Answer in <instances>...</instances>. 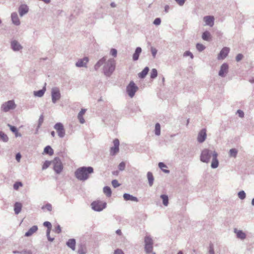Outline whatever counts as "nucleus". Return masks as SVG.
<instances>
[{
    "label": "nucleus",
    "mask_w": 254,
    "mask_h": 254,
    "mask_svg": "<svg viewBox=\"0 0 254 254\" xmlns=\"http://www.w3.org/2000/svg\"><path fill=\"white\" fill-rule=\"evenodd\" d=\"M101 66H103L102 71L106 77H110L115 71L116 61L111 58L107 61L105 57H103L94 65V69L97 71Z\"/></svg>",
    "instance_id": "obj_1"
},
{
    "label": "nucleus",
    "mask_w": 254,
    "mask_h": 254,
    "mask_svg": "<svg viewBox=\"0 0 254 254\" xmlns=\"http://www.w3.org/2000/svg\"><path fill=\"white\" fill-rule=\"evenodd\" d=\"M94 172V169L92 167L83 166L77 168L75 172L74 175L76 178L80 181H85L90 177V175Z\"/></svg>",
    "instance_id": "obj_2"
},
{
    "label": "nucleus",
    "mask_w": 254,
    "mask_h": 254,
    "mask_svg": "<svg viewBox=\"0 0 254 254\" xmlns=\"http://www.w3.org/2000/svg\"><path fill=\"white\" fill-rule=\"evenodd\" d=\"M214 153H216L215 151L210 150L208 149H203L201 153L200 156V160L203 163H208L211 157L213 156Z\"/></svg>",
    "instance_id": "obj_3"
},
{
    "label": "nucleus",
    "mask_w": 254,
    "mask_h": 254,
    "mask_svg": "<svg viewBox=\"0 0 254 254\" xmlns=\"http://www.w3.org/2000/svg\"><path fill=\"white\" fill-rule=\"evenodd\" d=\"M138 89V87L137 86L133 81H131L127 85L126 88V91L128 96L132 98L134 97Z\"/></svg>",
    "instance_id": "obj_4"
},
{
    "label": "nucleus",
    "mask_w": 254,
    "mask_h": 254,
    "mask_svg": "<svg viewBox=\"0 0 254 254\" xmlns=\"http://www.w3.org/2000/svg\"><path fill=\"white\" fill-rule=\"evenodd\" d=\"M144 250L147 254L151 253L153 251V241L150 236H146L144 238Z\"/></svg>",
    "instance_id": "obj_5"
},
{
    "label": "nucleus",
    "mask_w": 254,
    "mask_h": 254,
    "mask_svg": "<svg viewBox=\"0 0 254 254\" xmlns=\"http://www.w3.org/2000/svg\"><path fill=\"white\" fill-rule=\"evenodd\" d=\"M92 209L95 211H101L106 207L107 203L100 200H96L91 203Z\"/></svg>",
    "instance_id": "obj_6"
},
{
    "label": "nucleus",
    "mask_w": 254,
    "mask_h": 254,
    "mask_svg": "<svg viewBox=\"0 0 254 254\" xmlns=\"http://www.w3.org/2000/svg\"><path fill=\"white\" fill-rule=\"evenodd\" d=\"M53 164V169L57 174L61 173L63 169V166L61 159L58 157H56L52 162Z\"/></svg>",
    "instance_id": "obj_7"
},
{
    "label": "nucleus",
    "mask_w": 254,
    "mask_h": 254,
    "mask_svg": "<svg viewBox=\"0 0 254 254\" xmlns=\"http://www.w3.org/2000/svg\"><path fill=\"white\" fill-rule=\"evenodd\" d=\"M16 106L13 100H9L2 104L1 106V110L2 111H8V110L15 109Z\"/></svg>",
    "instance_id": "obj_8"
},
{
    "label": "nucleus",
    "mask_w": 254,
    "mask_h": 254,
    "mask_svg": "<svg viewBox=\"0 0 254 254\" xmlns=\"http://www.w3.org/2000/svg\"><path fill=\"white\" fill-rule=\"evenodd\" d=\"M54 128L56 130L58 136L60 138H63L65 134V131L63 125L61 123H57L54 126Z\"/></svg>",
    "instance_id": "obj_9"
},
{
    "label": "nucleus",
    "mask_w": 254,
    "mask_h": 254,
    "mask_svg": "<svg viewBox=\"0 0 254 254\" xmlns=\"http://www.w3.org/2000/svg\"><path fill=\"white\" fill-rule=\"evenodd\" d=\"M52 100L53 103H55L61 98V93L57 87H54L51 91Z\"/></svg>",
    "instance_id": "obj_10"
},
{
    "label": "nucleus",
    "mask_w": 254,
    "mask_h": 254,
    "mask_svg": "<svg viewBox=\"0 0 254 254\" xmlns=\"http://www.w3.org/2000/svg\"><path fill=\"white\" fill-rule=\"evenodd\" d=\"M114 146L110 149V154L111 156H115L119 152L120 141L117 138L113 140Z\"/></svg>",
    "instance_id": "obj_11"
},
{
    "label": "nucleus",
    "mask_w": 254,
    "mask_h": 254,
    "mask_svg": "<svg viewBox=\"0 0 254 254\" xmlns=\"http://www.w3.org/2000/svg\"><path fill=\"white\" fill-rule=\"evenodd\" d=\"M229 71V65L227 63H223L220 66L218 72V75L221 77H225Z\"/></svg>",
    "instance_id": "obj_12"
},
{
    "label": "nucleus",
    "mask_w": 254,
    "mask_h": 254,
    "mask_svg": "<svg viewBox=\"0 0 254 254\" xmlns=\"http://www.w3.org/2000/svg\"><path fill=\"white\" fill-rule=\"evenodd\" d=\"M88 62L89 58L88 57H84L77 60L75 63V66L77 67H87Z\"/></svg>",
    "instance_id": "obj_13"
},
{
    "label": "nucleus",
    "mask_w": 254,
    "mask_h": 254,
    "mask_svg": "<svg viewBox=\"0 0 254 254\" xmlns=\"http://www.w3.org/2000/svg\"><path fill=\"white\" fill-rule=\"evenodd\" d=\"M206 136V129L202 128L198 132L197 140L199 143H202L205 140Z\"/></svg>",
    "instance_id": "obj_14"
},
{
    "label": "nucleus",
    "mask_w": 254,
    "mask_h": 254,
    "mask_svg": "<svg viewBox=\"0 0 254 254\" xmlns=\"http://www.w3.org/2000/svg\"><path fill=\"white\" fill-rule=\"evenodd\" d=\"M230 52V49L228 47H224L220 52L217 57L218 60L224 59L228 55Z\"/></svg>",
    "instance_id": "obj_15"
},
{
    "label": "nucleus",
    "mask_w": 254,
    "mask_h": 254,
    "mask_svg": "<svg viewBox=\"0 0 254 254\" xmlns=\"http://www.w3.org/2000/svg\"><path fill=\"white\" fill-rule=\"evenodd\" d=\"M203 20L205 22L204 25L212 27L214 24V17L213 16H205L203 17Z\"/></svg>",
    "instance_id": "obj_16"
},
{
    "label": "nucleus",
    "mask_w": 254,
    "mask_h": 254,
    "mask_svg": "<svg viewBox=\"0 0 254 254\" xmlns=\"http://www.w3.org/2000/svg\"><path fill=\"white\" fill-rule=\"evenodd\" d=\"M10 46L12 50L15 52L19 51L22 49V46L15 40L11 41Z\"/></svg>",
    "instance_id": "obj_17"
},
{
    "label": "nucleus",
    "mask_w": 254,
    "mask_h": 254,
    "mask_svg": "<svg viewBox=\"0 0 254 254\" xmlns=\"http://www.w3.org/2000/svg\"><path fill=\"white\" fill-rule=\"evenodd\" d=\"M28 11L29 7L26 4H23L19 6L18 12L21 17H22L27 14L28 12Z\"/></svg>",
    "instance_id": "obj_18"
},
{
    "label": "nucleus",
    "mask_w": 254,
    "mask_h": 254,
    "mask_svg": "<svg viewBox=\"0 0 254 254\" xmlns=\"http://www.w3.org/2000/svg\"><path fill=\"white\" fill-rule=\"evenodd\" d=\"M11 19L12 22L14 25L19 26L20 24V21L16 12H12L11 14Z\"/></svg>",
    "instance_id": "obj_19"
},
{
    "label": "nucleus",
    "mask_w": 254,
    "mask_h": 254,
    "mask_svg": "<svg viewBox=\"0 0 254 254\" xmlns=\"http://www.w3.org/2000/svg\"><path fill=\"white\" fill-rule=\"evenodd\" d=\"M218 154L217 153H214L213 156L212 157V162L211 164V167L212 169L217 168L219 166V161L217 159Z\"/></svg>",
    "instance_id": "obj_20"
},
{
    "label": "nucleus",
    "mask_w": 254,
    "mask_h": 254,
    "mask_svg": "<svg viewBox=\"0 0 254 254\" xmlns=\"http://www.w3.org/2000/svg\"><path fill=\"white\" fill-rule=\"evenodd\" d=\"M234 233L236 234L237 238L243 240L246 238V234L242 230L234 229Z\"/></svg>",
    "instance_id": "obj_21"
},
{
    "label": "nucleus",
    "mask_w": 254,
    "mask_h": 254,
    "mask_svg": "<svg viewBox=\"0 0 254 254\" xmlns=\"http://www.w3.org/2000/svg\"><path fill=\"white\" fill-rule=\"evenodd\" d=\"M123 197L126 201L130 200L135 202H138L139 201L138 199L136 197L127 193H125L123 194Z\"/></svg>",
    "instance_id": "obj_22"
},
{
    "label": "nucleus",
    "mask_w": 254,
    "mask_h": 254,
    "mask_svg": "<svg viewBox=\"0 0 254 254\" xmlns=\"http://www.w3.org/2000/svg\"><path fill=\"white\" fill-rule=\"evenodd\" d=\"M76 241L74 239H70L66 242V245L72 251L75 250Z\"/></svg>",
    "instance_id": "obj_23"
},
{
    "label": "nucleus",
    "mask_w": 254,
    "mask_h": 254,
    "mask_svg": "<svg viewBox=\"0 0 254 254\" xmlns=\"http://www.w3.org/2000/svg\"><path fill=\"white\" fill-rule=\"evenodd\" d=\"M142 52V49L140 47H137L135 52L132 56V60L136 61L138 60L140 54Z\"/></svg>",
    "instance_id": "obj_24"
},
{
    "label": "nucleus",
    "mask_w": 254,
    "mask_h": 254,
    "mask_svg": "<svg viewBox=\"0 0 254 254\" xmlns=\"http://www.w3.org/2000/svg\"><path fill=\"white\" fill-rule=\"evenodd\" d=\"M38 230V227L36 225L33 226L25 234V236L29 237Z\"/></svg>",
    "instance_id": "obj_25"
},
{
    "label": "nucleus",
    "mask_w": 254,
    "mask_h": 254,
    "mask_svg": "<svg viewBox=\"0 0 254 254\" xmlns=\"http://www.w3.org/2000/svg\"><path fill=\"white\" fill-rule=\"evenodd\" d=\"M46 83H45V86L43 87V89L39 90L38 91H34V95L36 97H42L46 91Z\"/></svg>",
    "instance_id": "obj_26"
},
{
    "label": "nucleus",
    "mask_w": 254,
    "mask_h": 254,
    "mask_svg": "<svg viewBox=\"0 0 254 254\" xmlns=\"http://www.w3.org/2000/svg\"><path fill=\"white\" fill-rule=\"evenodd\" d=\"M22 204L19 202H16L14 205V211L15 214H18L21 211Z\"/></svg>",
    "instance_id": "obj_27"
},
{
    "label": "nucleus",
    "mask_w": 254,
    "mask_h": 254,
    "mask_svg": "<svg viewBox=\"0 0 254 254\" xmlns=\"http://www.w3.org/2000/svg\"><path fill=\"white\" fill-rule=\"evenodd\" d=\"M87 253V249L84 244H81L78 246L77 251L78 254H86Z\"/></svg>",
    "instance_id": "obj_28"
},
{
    "label": "nucleus",
    "mask_w": 254,
    "mask_h": 254,
    "mask_svg": "<svg viewBox=\"0 0 254 254\" xmlns=\"http://www.w3.org/2000/svg\"><path fill=\"white\" fill-rule=\"evenodd\" d=\"M149 68L148 67H145L141 72H139L138 74L140 78H144L149 71Z\"/></svg>",
    "instance_id": "obj_29"
},
{
    "label": "nucleus",
    "mask_w": 254,
    "mask_h": 254,
    "mask_svg": "<svg viewBox=\"0 0 254 254\" xmlns=\"http://www.w3.org/2000/svg\"><path fill=\"white\" fill-rule=\"evenodd\" d=\"M211 36L210 33L208 31H204L202 34V39L206 41H209L211 40Z\"/></svg>",
    "instance_id": "obj_30"
},
{
    "label": "nucleus",
    "mask_w": 254,
    "mask_h": 254,
    "mask_svg": "<svg viewBox=\"0 0 254 254\" xmlns=\"http://www.w3.org/2000/svg\"><path fill=\"white\" fill-rule=\"evenodd\" d=\"M147 177L148 180V184L150 187H151L154 182V177L152 173L150 172H148L147 174Z\"/></svg>",
    "instance_id": "obj_31"
},
{
    "label": "nucleus",
    "mask_w": 254,
    "mask_h": 254,
    "mask_svg": "<svg viewBox=\"0 0 254 254\" xmlns=\"http://www.w3.org/2000/svg\"><path fill=\"white\" fill-rule=\"evenodd\" d=\"M44 152L46 154L52 155L54 154V150L50 145H48L45 147Z\"/></svg>",
    "instance_id": "obj_32"
},
{
    "label": "nucleus",
    "mask_w": 254,
    "mask_h": 254,
    "mask_svg": "<svg viewBox=\"0 0 254 254\" xmlns=\"http://www.w3.org/2000/svg\"><path fill=\"white\" fill-rule=\"evenodd\" d=\"M160 197L163 200V204L164 205L166 206H167L169 203V198L168 195L166 194H161L160 195Z\"/></svg>",
    "instance_id": "obj_33"
},
{
    "label": "nucleus",
    "mask_w": 254,
    "mask_h": 254,
    "mask_svg": "<svg viewBox=\"0 0 254 254\" xmlns=\"http://www.w3.org/2000/svg\"><path fill=\"white\" fill-rule=\"evenodd\" d=\"M103 192L108 197L111 196L112 191L111 188L109 187H104L103 188Z\"/></svg>",
    "instance_id": "obj_34"
},
{
    "label": "nucleus",
    "mask_w": 254,
    "mask_h": 254,
    "mask_svg": "<svg viewBox=\"0 0 254 254\" xmlns=\"http://www.w3.org/2000/svg\"><path fill=\"white\" fill-rule=\"evenodd\" d=\"M238 154V150L236 148H232L229 150V155L230 157L236 158Z\"/></svg>",
    "instance_id": "obj_35"
},
{
    "label": "nucleus",
    "mask_w": 254,
    "mask_h": 254,
    "mask_svg": "<svg viewBox=\"0 0 254 254\" xmlns=\"http://www.w3.org/2000/svg\"><path fill=\"white\" fill-rule=\"evenodd\" d=\"M0 140L6 142L8 140V137L6 134L2 131H0Z\"/></svg>",
    "instance_id": "obj_36"
},
{
    "label": "nucleus",
    "mask_w": 254,
    "mask_h": 254,
    "mask_svg": "<svg viewBox=\"0 0 254 254\" xmlns=\"http://www.w3.org/2000/svg\"><path fill=\"white\" fill-rule=\"evenodd\" d=\"M160 133H161L160 125L159 123H157L155 124V134L156 135L159 136L160 135Z\"/></svg>",
    "instance_id": "obj_37"
},
{
    "label": "nucleus",
    "mask_w": 254,
    "mask_h": 254,
    "mask_svg": "<svg viewBox=\"0 0 254 254\" xmlns=\"http://www.w3.org/2000/svg\"><path fill=\"white\" fill-rule=\"evenodd\" d=\"M157 75H158V72H157V69L155 68L152 69V70H151V72L150 73V78L153 79L157 76Z\"/></svg>",
    "instance_id": "obj_38"
},
{
    "label": "nucleus",
    "mask_w": 254,
    "mask_h": 254,
    "mask_svg": "<svg viewBox=\"0 0 254 254\" xmlns=\"http://www.w3.org/2000/svg\"><path fill=\"white\" fill-rule=\"evenodd\" d=\"M159 167L165 173H169L170 171L169 170H165L164 168H167V166L163 162H159L158 164Z\"/></svg>",
    "instance_id": "obj_39"
},
{
    "label": "nucleus",
    "mask_w": 254,
    "mask_h": 254,
    "mask_svg": "<svg viewBox=\"0 0 254 254\" xmlns=\"http://www.w3.org/2000/svg\"><path fill=\"white\" fill-rule=\"evenodd\" d=\"M85 112H79V114L77 116V118L81 124H84L85 123V120L83 118V115Z\"/></svg>",
    "instance_id": "obj_40"
},
{
    "label": "nucleus",
    "mask_w": 254,
    "mask_h": 254,
    "mask_svg": "<svg viewBox=\"0 0 254 254\" xmlns=\"http://www.w3.org/2000/svg\"><path fill=\"white\" fill-rule=\"evenodd\" d=\"M238 197L240 199L243 200L246 198V193L244 190L240 191L238 193Z\"/></svg>",
    "instance_id": "obj_41"
},
{
    "label": "nucleus",
    "mask_w": 254,
    "mask_h": 254,
    "mask_svg": "<svg viewBox=\"0 0 254 254\" xmlns=\"http://www.w3.org/2000/svg\"><path fill=\"white\" fill-rule=\"evenodd\" d=\"M196 49L199 52H202V51H203L205 49V47L201 44L197 43L196 45Z\"/></svg>",
    "instance_id": "obj_42"
},
{
    "label": "nucleus",
    "mask_w": 254,
    "mask_h": 254,
    "mask_svg": "<svg viewBox=\"0 0 254 254\" xmlns=\"http://www.w3.org/2000/svg\"><path fill=\"white\" fill-rule=\"evenodd\" d=\"M47 209L49 211H51L52 210V206L50 203H47L45 205H44L42 207V209Z\"/></svg>",
    "instance_id": "obj_43"
},
{
    "label": "nucleus",
    "mask_w": 254,
    "mask_h": 254,
    "mask_svg": "<svg viewBox=\"0 0 254 254\" xmlns=\"http://www.w3.org/2000/svg\"><path fill=\"white\" fill-rule=\"evenodd\" d=\"M125 167L126 163L124 162H121L118 166V168L121 171H124L125 169Z\"/></svg>",
    "instance_id": "obj_44"
},
{
    "label": "nucleus",
    "mask_w": 254,
    "mask_h": 254,
    "mask_svg": "<svg viewBox=\"0 0 254 254\" xmlns=\"http://www.w3.org/2000/svg\"><path fill=\"white\" fill-rule=\"evenodd\" d=\"M51 163V162L49 161H46L42 166V170H45L47 169L50 166Z\"/></svg>",
    "instance_id": "obj_45"
},
{
    "label": "nucleus",
    "mask_w": 254,
    "mask_h": 254,
    "mask_svg": "<svg viewBox=\"0 0 254 254\" xmlns=\"http://www.w3.org/2000/svg\"><path fill=\"white\" fill-rule=\"evenodd\" d=\"M22 186V184L20 182H17L15 183L13 185V188L14 190H17L18 189L19 187Z\"/></svg>",
    "instance_id": "obj_46"
},
{
    "label": "nucleus",
    "mask_w": 254,
    "mask_h": 254,
    "mask_svg": "<svg viewBox=\"0 0 254 254\" xmlns=\"http://www.w3.org/2000/svg\"><path fill=\"white\" fill-rule=\"evenodd\" d=\"M43 225L47 228V230H51L52 228V224L49 221H45L43 223Z\"/></svg>",
    "instance_id": "obj_47"
},
{
    "label": "nucleus",
    "mask_w": 254,
    "mask_h": 254,
    "mask_svg": "<svg viewBox=\"0 0 254 254\" xmlns=\"http://www.w3.org/2000/svg\"><path fill=\"white\" fill-rule=\"evenodd\" d=\"M112 184L114 188H116L120 186V184L119 183L117 180H113L112 181Z\"/></svg>",
    "instance_id": "obj_48"
},
{
    "label": "nucleus",
    "mask_w": 254,
    "mask_h": 254,
    "mask_svg": "<svg viewBox=\"0 0 254 254\" xmlns=\"http://www.w3.org/2000/svg\"><path fill=\"white\" fill-rule=\"evenodd\" d=\"M43 121H44V116H43V115H41L40 116V118H39V120H38V127H41L42 124L43 123Z\"/></svg>",
    "instance_id": "obj_49"
},
{
    "label": "nucleus",
    "mask_w": 254,
    "mask_h": 254,
    "mask_svg": "<svg viewBox=\"0 0 254 254\" xmlns=\"http://www.w3.org/2000/svg\"><path fill=\"white\" fill-rule=\"evenodd\" d=\"M110 54L114 57H116L117 56V50L115 49L112 48L110 50Z\"/></svg>",
    "instance_id": "obj_50"
},
{
    "label": "nucleus",
    "mask_w": 254,
    "mask_h": 254,
    "mask_svg": "<svg viewBox=\"0 0 254 254\" xmlns=\"http://www.w3.org/2000/svg\"><path fill=\"white\" fill-rule=\"evenodd\" d=\"M50 232H51V230H47L46 235H47L48 240L50 242H53L54 240V238H51L50 236Z\"/></svg>",
    "instance_id": "obj_51"
},
{
    "label": "nucleus",
    "mask_w": 254,
    "mask_h": 254,
    "mask_svg": "<svg viewBox=\"0 0 254 254\" xmlns=\"http://www.w3.org/2000/svg\"><path fill=\"white\" fill-rule=\"evenodd\" d=\"M8 126L9 127L10 130L13 133H16L18 130L16 127L15 126H11L9 124H8Z\"/></svg>",
    "instance_id": "obj_52"
},
{
    "label": "nucleus",
    "mask_w": 254,
    "mask_h": 254,
    "mask_svg": "<svg viewBox=\"0 0 254 254\" xmlns=\"http://www.w3.org/2000/svg\"><path fill=\"white\" fill-rule=\"evenodd\" d=\"M184 57L190 56L191 59L193 58V56L192 54L190 51H186L184 53Z\"/></svg>",
    "instance_id": "obj_53"
},
{
    "label": "nucleus",
    "mask_w": 254,
    "mask_h": 254,
    "mask_svg": "<svg viewBox=\"0 0 254 254\" xmlns=\"http://www.w3.org/2000/svg\"><path fill=\"white\" fill-rule=\"evenodd\" d=\"M161 22V19L160 18H156L153 21V24L156 25H159L160 24Z\"/></svg>",
    "instance_id": "obj_54"
},
{
    "label": "nucleus",
    "mask_w": 254,
    "mask_h": 254,
    "mask_svg": "<svg viewBox=\"0 0 254 254\" xmlns=\"http://www.w3.org/2000/svg\"><path fill=\"white\" fill-rule=\"evenodd\" d=\"M151 51L152 56L153 57V58H155L157 54V50L155 48H154L153 47H151Z\"/></svg>",
    "instance_id": "obj_55"
},
{
    "label": "nucleus",
    "mask_w": 254,
    "mask_h": 254,
    "mask_svg": "<svg viewBox=\"0 0 254 254\" xmlns=\"http://www.w3.org/2000/svg\"><path fill=\"white\" fill-rule=\"evenodd\" d=\"M243 58V55L241 54H239L237 55V56L236 57V60L237 62H239L242 60Z\"/></svg>",
    "instance_id": "obj_56"
},
{
    "label": "nucleus",
    "mask_w": 254,
    "mask_h": 254,
    "mask_svg": "<svg viewBox=\"0 0 254 254\" xmlns=\"http://www.w3.org/2000/svg\"><path fill=\"white\" fill-rule=\"evenodd\" d=\"M54 231L57 234H60L61 232V228L59 225L56 227L54 230Z\"/></svg>",
    "instance_id": "obj_57"
},
{
    "label": "nucleus",
    "mask_w": 254,
    "mask_h": 254,
    "mask_svg": "<svg viewBox=\"0 0 254 254\" xmlns=\"http://www.w3.org/2000/svg\"><path fill=\"white\" fill-rule=\"evenodd\" d=\"M177 3L180 6H182L185 2L186 0H175Z\"/></svg>",
    "instance_id": "obj_58"
},
{
    "label": "nucleus",
    "mask_w": 254,
    "mask_h": 254,
    "mask_svg": "<svg viewBox=\"0 0 254 254\" xmlns=\"http://www.w3.org/2000/svg\"><path fill=\"white\" fill-rule=\"evenodd\" d=\"M114 254H124V253L121 249H118L114 251Z\"/></svg>",
    "instance_id": "obj_59"
},
{
    "label": "nucleus",
    "mask_w": 254,
    "mask_h": 254,
    "mask_svg": "<svg viewBox=\"0 0 254 254\" xmlns=\"http://www.w3.org/2000/svg\"><path fill=\"white\" fill-rule=\"evenodd\" d=\"M21 158V154L19 153H17L16 154L15 158H16V160L18 162L20 161V160Z\"/></svg>",
    "instance_id": "obj_60"
},
{
    "label": "nucleus",
    "mask_w": 254,
    "mask_h": 254,
    "mask_svg": "<svg viewBox=\"0 0 254 254\" xmlns=\"http://www.w3.org/2000/svg\"><path fill=\"white\" fill-rule=\"evenodd\" d=\"M214 251L213 250V247L210 246L209 247V254H214Z\"/></svg>",
    "instance_id": "obj_61"
},
{
    "label": "nucleus",
    "mask_w": 254,
    "mask_h": 254,
    "mask_svg": "<svg viewBox=\"0 0 254 254\" xmlns=\"http://www.w3.org/2000/svg\"><path fill=\"white\" fill-rule=\"evenodd\" d=\"M23 254H32V253L31 251H24L21 252Z\"/></svg>",
    "instance_id": "obj_62"
},
{
    "label": "nucleus",
    "mask_w": 254,
    "mask_h": 254,
    "mask_svg": "<svg viewBox=\"0 0 254 254\" xmlns=\"http://www.w3.org/2000/svg\"><path fill=\"white\" fill-rule=\"evenodd\" d=\"M169 8H170V7L169 5H165V6L164 7V10L166 13L168 12Z\"/></svg>",
    "instance_id": "obj_63"
},
{
    "label": "nucleus",
    "mask_w": 254,
    "mask_h": 254,
    "mask_svg": "<svg viewBox=\"0 0 254 254\" xmlns=\"http://www.w3.org/2000/svg\"><path fill=\"white\" fill-rule=\"evenodd\" d=\"M238 114V116L240 118H243L244 117V112H237Z\"/></svg>",
    "instance_id": "obj_64"
}]
</instances>
